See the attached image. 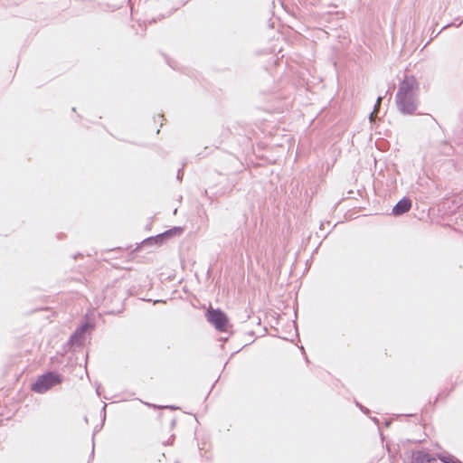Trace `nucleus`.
<instances>
[{
  "label": "nucleus",
  "instance_id": "nucleus-1",
  "mask_svg": "<svg viewBox=\"0 0 463 463\" xmlns=\"http://www.w3.org/2000/svg\"><path fill=\"white\" fill-rule=\"evenodd\" d=\"M207 321L219 332H227L230 327L229 317L222 310L210 307L205 314Z\"/></svg>",
  "mask_w": 463,
  "mask_h": 463
},
{
  "label": "nucleus",
  "instance_id": "nucleus-2",
  "mask_svg": "<svg viewBox=\"0 0 463 463\" xmlns=\"http://www.w3.org/2000/svg\"><path fill=\"white\" fill-rule=\"evenodd\" d=\"M61 383V378L59 374L48 373L38 377L36 382L32 385V391L43 393Z\"/></svg>",
  "mask_w": 463,
  "mask_h": 463
},
{
  "label": "nucleus",
  "instance_id": "nucleus-3",
  "mask_svg": "<svg viewBox=\"0 0 463 463\" xmlns=\"http://www.w3.org/2000/svg\"><path fill=\"white\" fill-rule=\"evenodd\" d=\"M415 95L396 96L399 109L403 113L412 114L417 108Z\"/></svg>",
  "mask_w": 463,
  "mask_h": 463
},
{
  "label": "nucleus",
  "instance_id": "nucleus-4",
  "mask_svg": "<svg viewBox=\"0 0 463 463\" xmlns=\"http://www.w3.org/2000/svg\"><path fill=\"white\" fill-rule=\"evenodd\" d=\"M418 82L414 76H406L402 81L396 96L415 95Z\"/></svg>",
  "mask_w": 463,
  "mask_h": 463
},
{
  "label": "nucleus",
  "instance_id": "nucleus-5",
  "mask_svg": "<svg viewBox=\"0 0 463 463\" xmlns=\"http://www.w3.org/2000/svg\"><path fill=\"white\" fill-rule=\"evenodd\" d=\"M411 208V201L409 198H402L392 208V214L395 216L402 215L409 212Z\"/></svg>",
  "mask_w": 463,
  "mask_h": 463
},
{
  "label": "nucleus",
  "instance_id": "nucleus-6",
  "mask_svg": "<svg viewBox=\"0 0 463 463\" xmlns=\"http://www.w3.org/2000/svg\"><path fill=\"white\" fill-rule=\"evenodd\" d=\"M414 463H429L430 458L428 454L417 452L413 455Z\"/></svg>",
  "mask_w": 463,
  "mask_h": 463
},
{
  "label": "nucleus",
  "instance_id": "nucleus-7",
  "mask_svg": "<svg viewBox=\"0 0 463 463\" xmlns=\"http://www.w3.org/2000/svg\"><path fill=\"white\" fill-rule=\"evenodd\" d=\"M439 459L443 463H461L458 458L450 455H439Z\"/></svg>",
  "mask_w": 463,
  "mask_h": 463
},
{
  "label": "nucleus",
  "instance_id": "nucleus-8",
  "mask_svg": "<svg viewBox=\"0 0 463 463\" xmlns=\"http://www.w3.org/2000/svg\"><path fill=\"white\" fill-rule=\"evenodd\" d=\"M180 232H181V229L180 228H175L174 230H169L166 232H165V233H163L161 235H158L157 238H156V241H162L165 237H168V236H171L173 234H176V233H180Z\"/></svg>",
  "mask_w": 463,
  "mask_h": 463
},
{
  "label": "nucleus",
  "instance_id": "nucleus-9",
  "mask_svg": "<svg viewBox=\"0 0 463 463\" xmlns=\"http://www.w3.org/2000/svg\"><path fill=\"white\" fill-rule=\"evenodd\" d=\"M381 102H382V98H381V97H379V98H378V99H377V103H376V105H375V109H374V111L371 114V119L373 118V115H374V113H377V110H378V108H379V107H380V105H381Z\"/></svg>",
  "mask_w": 463,
  "mask_h": 463
}]
</instances>
